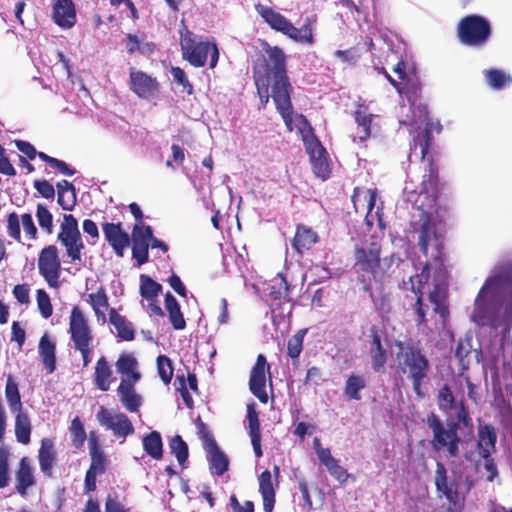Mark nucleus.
I'll use <instances>...</instances> for the list:
<instances>
[{
	"label": "nucleus",
	"mask_w": 512,
	"mask_h": 512,
	"mask_svg": "<svg viewBox=\"0 0 512 512\" xmlns=\"http://www.w3.org/2000/svg\"><path fill=\"white\" fill-rule=\"evenodd\" d=\"M353 117L355 122L357 123V131L356 136L354 137V142H365L371 136V124L373 121L374 115L367 112V108L363 105H359L357 109L353 112Z\"/></svg>",
	"instance_id": "72a5a7b5"
},
{
	"label": "nucleus",
	"mask_w": 512,
	"mask_h": 512,
	"mask_svg": "<svg viewBox=\"0 0 512 512\" xmlns=\"http://www.w3.org/2000/svg\"><path fill=\"white\" fill-rule=\"evenodd\" d=\"M246 418L248 421V434L251 439V444L253 447V451L257 458L262 457V447H261V430H260V421L258 412L255 409V405L249 404L247 406V414Z\"/></svg>",
	"instance_id": "7c9ffc66"
},
{
	"label": "nucleus",
	"mask_w": 512,
	"mask_h": 512,
	"mask_svg": "<svg viewBox=\"0 0 512 512\" xmlns=\"http://www.w3.org/2000/svg\"><path fill=\"white\" fill-rule=\"evenodd\" d=\"M5 397L11 412L23 409L19 386L12 375H8L6 379Z\"/></svg>",
	"instance_id": "de8ad7c7"
},
{
	"label": "nucleus",
	"mask_w": 512,
	"mask_h": 512,
	"mask_svg": "<svg viewBox=\"0 0 512 512\" xmlns=\"http://www.w3.org/2000/svg\"><path fill=\"white\" fill-rule=\"evenodd\" d=\"M115 365L118 373L123 375L121 380L133 382L140 380L141 373L137 370L138 362L132 354L122 353Z\"/></svg>",
	"instance_id": "c9c22d12"
},
{
	"label": "nucleus",
	"mask_w": 512,
	"mask_h": 512,
	"mask_svg": "<svg viewBox=\"0 0 512 512\" xmlns=\"http://www.w3.org/2000/svg\"><path fill=\"white\" fill-rule=\"evenodd\" d=\"M195 423L197 427V435L203 443L204 450L217 444L211 431L208 429L207 425L202 421L200 416L197 417Z\"/></svg>",
	"instance_id": "680f3d73"
},
{
	"label": "nucleus",
	"mask_w": 512,
	"mask_h": 512,
	"mask_svg": "<svg viewBox=\"0 0 512 512\" xmlns=\"http://www.w3.org/2000/svg\"><path fill=\"white\" fill-rule=\"evenodd\" d=\"M109 321L115 327L117 336L123 341H132L135 338V330L131 322L120 315L114 308L109 311Z\"/></svg>",
	"instance_id": "79ce46f5"
},
{
	"label": "nucleus",
	"mask_w": 512,
	"mask_h": 512,
	"mask_svg": "<svg viewBox=\"0 0 512 512\" xmlns=\"http://www.w3.org/2000/svg\"><path fill=\"white\" fill-rule=\"evenodd\" d=\"M508 287L512 292V264L506 263L496 267L494 275L488 277L481 287L478 298H485L492 289Z\"/></svg>",
	"instance_id": "393cba45"
},
{
	"label": "nucleus",
	"mask_w": 512,
	"mask_h": 512,
	"mask_svg": "<svg viewBox=\"0 0 512 512\" xmlns=\"http://www.w3.org/2000/svg\"><path fill=\"white\" fill-rule=\"evenodd\" d=\"M71 443L76 449H81L84 446L87 434L80 417L76 416L69 427Z\"/></svg>",
	"instance_id": "603ef678"
},
{
	"label": "nucleus",
	"mask_w": 512,
	"mask_h": 512,
	"mask_svg": "<svg viewBox=\"0 0 512 512\" xmlns=\"http://www.w3.org/2000/svg\"><path fill=\"white\" fill-rule=\"evenodd\" d=\"M394 89L404 95L411 104H415L421 98L422 83L417 72L413 68L404 80L398 81V86Z\"/></svg>",
	"instance_id": "cd10ccee"
},
{
	"label": "nucleus",
	"mask_w": 512,
	"mask_h": 512,
	"mask_svg": "<svg viewBox=\"0 0 512 512\" xmlns=\"http://www.w3.org/2000/svg\"><path fill=\"white\" fill-rule=\"evenodd\" d=\"M15 489L21 496H26L30 487L35 485V478L30 461L27 457L20 459L18 468L15 472Z\"/></svg>",
	"instance_id": "c756f323"
},
{
	"label": "nucleus",
	"mask_w": 512,
	"mask_h": 512,
	"mask_svg": "<svg viewBox=\"0 0 512 512\" xmlns=\"http://www.w3.org/2000/svg\"><path fill=\"white\" fill-rule=\"evenodd\" d=\"M365 387L366 380L363 375L351 374L345 382L344 395L349 400L359 401L362 398L360 392Z\"/></svg>",
	"instance_id": "a18cd8bd"
},
{
	"label": "nucleus",
	"mask_w": 512,
	"mask_h": 512,
	"mask_svg": "<svg viewBox=\"0 0 512 512\" xmlns=\"http://www.w3.org/2000/svg\"><path fill=\"white\" fill-rule=\"evenodd\" d=\"M414 231L418 234V245L424 256L432 258L435 263V273L440 279H446L448 271L445 267L444 235L438 232L431 214L422 210Z\"/></svg>",
	"instance_id": "7ed1b4c3"
},
{
	"label": "nucleus",
	"mask_w": 512,
	"mask_h": 512,
	"mask_svg": "<svg viewBox=\"0 0 512 512\" xmlns=\"http://www.w3.org/2000/svg\"><path fill=\"white\" fill-rule=\"evenodd\" d=\"M36 301L41 316L44 319L51 317L53 307L48 293L43 289H38L36 292Z\"/></svg>",
	"instance_id": "052dcab7"
},
{
	"label": "nucleus",
	"mask_w": 512,
	"mask_h": 512,
	"mask_svg": "<svg viewBox=\"0 0 512 512\" xmlns=\"http://www.w3.org/2000/svg\"><path fill=\"white\" fill-rule=\"evenodd\" d=\"M149 247V242L137 238L135 233H132V258L138 267L149 261Z\"/></svg>",
	"instance_id": "8fccbe9b"
},
{
	"label": "nucleus",
	"mask_w": 512,
	"mask_h": 512,
	"mask_svg": "<svg viewBox=\"0 0 512 512\" xmlns=\"http://www.w3.org/2000/svg\"><path fill=\"white\" fill-rule=\"evenodd\" d=\"M140 295L147 301L156 300L162 292V285L146 274L140 275Z\"/></svg>",
	"instance_id": "09e8293b"
},
{
	"label": "nucleus",
	"mask_w": 512,
	"mask_h": 512,
	"mask_svg": "<svg viewBox=\"0 0 512 512\" xmlns=\"http://www.w3.org/2000/svg\"><path fill=\"white\" fill-rule=\"evenodd\" d=\"M210 469L217 476H222L229 468V460L226 454L215 444L205 449Z\"/></svg>",
	"instance_id": "ea45409f"
},
{
	"label": "nucleus",
	"mask_w": 512,
	"mask_h": 512,
	"mask_svg": "<svg viewBox=\"0 0 512 512\" xmlns=\"http://www.w3.org/2000/svg\"><path fill=\"white\" fill-rule=\"evenodd\" d=\"M53 20L61 28H72L76 23V9L72 0H56Z\"/></svg>",
	"instance_id": "bb28decb"
},
{
	"label": "nucleus",
	"mask_w": 512,
	"mask_h": 512,
	"mask_svg": "<svg viewBox=\"0 0 512 512\" xmlns=\"http://www.w3.org/2000/svg\"><path fill=\"white\" fill-rule=\"evenodd\" d=\"M254 7L258 15L272 30L280 32L298 43L308 45L315 43L314 25L317 21L316 15L306 17L302 26L297 28L289 19L275 11L272 7L263 5L260 2L256 3Z\"/></svg>",
	"instance_id": "39448f33"
},
{
	"label": "nucleus",
	"mask_w": 512,
	"mask_h": 512,
	"mask_svg": "<svg viewBox=\"0 0 512 512\" xmlns=\"http://www.w3.org/2000/svg\"><path fill=\"white\" fill-rule=\"evenodd\" d=\"M266 374L270 376V365L265 355L259 354L250 373L249 388L251 393L263 404L268 402Z\"/></svg>",
	"instance_id": "dca6fc26"
},
{
	"label": "nucleus",
	"mask_w": 512,
	"mask_h": 512,
	"mask_svg": "<svg viewBox=\"0 0 512 512\" xmlns=\"http://www.w3.org/2000/svg\"><path fill=\"white\" fill-rule=\"evenodd\" d=\"M38 271L50 288L60 287L61 260L55 245H48L40 251Z\"/></svg>",
	"instance_id": "4468645a"
},
{
	"label": "nucleus",
	"mask_w": 512,
	"mask_h": 512,
	"mask_svg": "<svg viewBox=\"0 0 512 512\" xmlns=\"http://www.w3.org/2000/svg\"><path fill=\"white\" fill-rule=\"evenodd\" d=\"M15 414V437L16 440L23 444L28 445L31 440L32 425L29 414L25 410H18L13 412Z\"/></svg>",
	"instance_id": "4c0bfd02"
},
{
	"label": "nucleus",
	"mask_w": 512,
	"mask_h": 512,
	"mask_svg": "<svg viewBox=\"0 0 512 512\" xmlns=\"http://www.w3.org/2000/svg\"><path fill=\"white\" fill-rule=\"evenodd\" d=\"M456 33L461 44L481 48L492 36V25L484 16L470 14L460 19Z\"/></svg>",
	"instance_id": "1a4fd4ad"
},
{
	"label": "nucleus",
	"mask_w": 512,
	"mask_h": 512,
	"mask_svg": "<svg viewBox=\"0 0 512 512\" xmlns=\"http://www.w3.org/2000/svg\"><path fill=\"white\" fill-rule=\"evenodd\" d=\"M115 380L113 376V371L111 366L109 365L105 356H101L95 365L94 371V384L95 386L103 392H106L110 389L112 382Z\"/></svg>",
	"instance_id": "e433bc0d"
},
{
	"label": "nucleus",
	"mask_w": 512,
	"mask_h": 512,
	"mask_svg": "<svg viewBox=\"0 0 512 512\" xmlns=\"http://www.w3.org/2000/svg\"><path fill=\"white\" fill-rule=\"evenodd\" d=\"M171 73L174 81L181 85L188 95L193 94V85L188 80V77L182 68L172 67Z\"/></svg>",
	"instance_id": "69168bd1"
},
{
	"label": "nucleus",
	"mask_w": 512,
	"mask_h": 512,
	"mask_svg": "<svg viewBox=\"0 0 512 512\" xmlns=\"http://www.w3.org/2000/svg\"><path fill=\"white\" fill-rule=\"evenodd\" d=\"M56 187L58 204L63 210H73L77 202L74 185L67 180H61L57 183Z\"/></svg>",
	"instance_id": "a19ab883"
},
{
	"label": "nucleus",
	"mask_w": 512,
	"mask_h": 512,
	"mask_svg": "<svg viewBox=\"0 0 512 512\" xmlns=\"http://www.w3.org/2000/svg\"><path fill=\"white\" fill-rule=\"evenodd\" d=\"M36 218L40 228L48 235H51L54 230L53 215L49 209L42 203L37 204Z\"/></svg>",
	"instance_id": "5fc2aeb1"
},
{
	"label": "nucleus",
	"mask_w": 512,
	"mask_h": 512,
	"mask_svg": "<svg viewBox=\"0 0 512 512\" xmlns=\"http://www.w3.org/2000/svg\"><path fill=\"white\" fill-rule=\"evenodd\" d=\"M313 444L319 461L326 467L329 474L341 485L346 484L351 475L339 464V461L332 456L330 449L323 448L317 438L314 439Z\"/></svg>",
	"instance_id": "412c9836"
},
{
	"label": "nucleus",
	"mask_w": 512,
	"mask_h": 512,
	"mask_svg": "<svg viewBox=\"0 0 512 512\" xmlns=\"http://www.w3.org/2000/svg\"><path fill=\"white\" fill-rule=\"evenodd\" d=\"M9 452L6 448H0V489L5 488L9 483Z\"/></svg>",
	"instance_id": "e2e57ef3"
},
{
	"label": "nucleus",
	"mask_w": 512,
	"mask_h": 512,
	"mask_svg": "<svg viewBox=\"0 0 512 512\" xmlns=\"http://www.w3.org/2000/svg\"><path fill=\"white\" fill-rule=\"evenodd\" d=\"M169 446L179 464H184L188 459L189 451L188 445L183 438L180 435H175L170 439Z\"/></svg>",
	"instance_id": "6e6d98bb"
},
{
	"label": "nucleus",
	"mask_w": 512,
	"mask_h": 512,
	"mask_svg": "<svg viewBox=\"0 0 512 512\" xmlns=\"http://www.w3.org/2000/svg\"><path fill=\"white\" fill-rule=\"evenodd\" d=\"M7 233L15 241L21 242L19 217L15 212L7 216Z\"/></svg>",
	"instance_id": "0e129e2a"
},
{
	"label": "nucleus",
	"mask_w": 512,
	"mask_h": 512,
	"mask_svg": "<svg viewBox=\"0 0 512 512\" xmlns=\"http://www.w3.org/2000/svg\"><path fill=\"white\" fill-rule=\"evenodd\" d=\"M297 118L300 121L301 126L299 127V131L302 133L305 150L309 155L312 171L317 178L325 181L330 178L332 172L328 153L315 135L308 119L303 114H299Z\"/></svg>",
	"instance_id": "0eeeda50"
},
{
	"label": "nucleus",
	"mask_w": 512,
	"mask_h": 512,
	"mask_svg": "<svg viewBox=\"0 0 512 512\" xmlns=\"http://www.w3.org/2000/svg\"><path fill=\"white\" fill-rule=\"evenodd\" d=\"M102 230L106 241L118 257H123L125 249L130 245V237L122 229V223H103Z\"/></svg>",
	"instance_id": "5701e85b"
},
{
	"label": "nucleus",
	"mask_w": 512,
	"mask_h": 512,
	"mask_svg": "<svg viewBox=\"0 0 512 512\" xmlns=\"http://www.w3.org/2000/svg\"><path fill=\"white\" fill-rule=\"evenodd\" d=\"M229 505L232 512H254L255 505L251 500H246L244 503H240L237 496L232 494L229 498Z\"/></svg>",
	"instance_id": "774afa93"
},
{
	"label": "nucleus",
	"mask_w": 512,
	"mask_h": 512,
	"mask_svg": "<svg viewBox=\"0 0 512 512\" xmlns=\"http://www.w3.org/2000/svg\"><path fill=\"white\" fill-rule=\"evenodd\" d=\"M431 269L435 271V263L432 258H429V260L424 264L421 273L409 277L411 291L416 295L414 308L417 315L416 322L418 325L426 323V312L423 307V288L430 278ZM434 278L436 283L434 284L433 290L429 293V301L434 305V312L439 314L442 321L445 322L450 314L447 279L438 278L435 272ZM446 278H448V276Z\"/></svg>",
	"instance_id": "f03ea898"
},
{
	"label": "nucleus",
	"mask_w": 512,
	"mask_h": 512,
	"mask_svg": "<svg viewBox=\"0 0 512 512\" xmlns=\"http://www.w3.org/2000/svg\"><path fill=\"white\" fill-rule=\"evenodd\" d=\"M397 362L399 370L407 375L412 383L414 393L418 398H423L422 384L428 378L430 362L423 350L412 343L398 341Z\"/></svg>",
	"instance_id": "20e7f679"
},
{
	"label": "nucleus",
	"mask_w": 512,
	"mask_h": 512,
	"mask_svg": "<svg viewBox=\"0 0 512 512\" xmlns=\"http://www.w3.org/2000/svg\"><path fill=\"white\" fill-rule=\"evenodd\" d=\"M122 502L119 501L116 493L108 494L105 500V512H129Z\"/></svg>",
	"instance_id": "338daca9"
},
{
	"label": "nucleus",
	"mask_w": 512,
	"mask_h": 512,
	"mask_svg": "<svg viewBox=\"0 0 512 512\" xmlns=\"http://www.w3.org/2000/svg\"><path fill=\"white\" fill-rule=\"evenodd\" d=\"M485 77L489 86L495 90H501L512 82L510 75L496 68L486 70Z\"/></svg>",
	"instance_id": "3c124183"
},
{
	"label": "nucleus",
	"mask_w": 512,
	"mask_h": 512,
	"mask_svg": "<svg viewBox=\"0 0 512 512\" xmlns=\"http://www.w3.org/2000/svg\"><path fill=\"white\" fill-rule=\"evenodd\" d=\"M306 333V329H300L288 339L287 354L292 359L293 362L295 360H298L303 350V341Z\"/></svg>",
	"instance_id": "864d4df0"
},
{
	"label": "nucleus",
	"mask_w": 512,
	"mask_h": 512,
	"mask_svg": "<svg viewBox=\"0 0 512 512\" xmlns=\"http://www.w3.org/2000/svg\"><path fill=\"white\" fill-rule=\"evenodd\" d=\"M180 34V47L183 59L188 61L193 67H203L210 53L209 67L211 69L216 67L219 60V50L215 43L210 44L207 41L196 42V36L186 27Z\"/></svg>",
	"instance_id": "6e6552de"
},
{
	"label": "nucleus",
	"mask_w": 512,
	"mask_h": 512,
	"mask_svg": "<svg viewBox=\"0 0 512 512\" xmlns=\"http://www.w3.org/2000/svg\"><path fill=\"white\" fill-rule=\"evenodd\" d=\"M136 383L137 382L121 380L117 388L120 401L125 409L129 412L138 411L142 404V398L139 394L136 393L134 388Z\"/></svg>",
	"instance_id": "473e14b6"
},
{
	"label": "nucleus",
	"mask_w": 512,
	"mask_h": 512,
	"mask_svg": "<svg viewBox=\"0 0 512 512\" xmlns=\"http://www.w3.org/2000/svg\"><path fill=\"white\" fill-rule=\"evenodd\" d=\"M376 197V189H368L367 192L363 194L359 187H355L351 196V200L356 212H359V203L361 200L366 203L367 213L365 215L364 221L368 228L371 229L374 226V218L376 217L379 227L383 229L385 224L382 219V213L379 211V209L375 212V214L372 213L376 204Z\"/></svg>",
	"instance_id": "6ab92c4d"
},
{
	"label": "nucleus",
	"mask_w": 512,
	"mask_h": 512,
	"mask_svg": "<svg viewBox=\"0 0 512 512\" xmlns=\"http://www.w3.org/2000/svg\"><path fill=\"white\" fill-rule=\"evenodd\" d=\"M165 309L172 327L175 330H184L186 328V321L177 299L170 292H167L165 295Z\"/></svg>",
	"instance_id": "37998d69"
},
{
	"label": "nucleus",
	"mask_w": 512,
	"mask_h": 512,
	"mask_svg": "<svg viewBox=\"0 0 512 512\" xmlns=\"http://www.w3.org/2000/svg\"><path fill=\"white\" fill-rule=\"evenodd\" d=\"M38 463L40 471L47 478L54 477V468L57 465L58 457L55 442L51 438H43L38 450Z\"/></svg>",
	"instance_id": "b1692460"
},
{
	"label": "nucleus",
	"mask_w": 512,
	"mask_h": 512,
	"mask_svg": "<svg viewBox=\"0 0 512 512\" xmlns=\"http://www.w3.org/2000/svg\"><path fill=\"white\" fill-rule=\"evenodd\" d=\"M144 451L153 459L160 460L163 457V442L158 431H151L143 438Z\"/></svg>",
	"instance_id": "c03bdc74"
},
{
	"label": "nucleus",
	"mask_w": 512,
	"mask_h": 512,
	"mask_svg": "<svg viewBox=\"0 0 512 512\" xmlns=\"http://www.w3.org/2000/svg\"><path fill=\"white\" fill-rule=\"evenodd\" d=\"M437 403L441 410L447 411L456 407L455 397L448 384L443 385L437 394Z\"/></svg>",
	"instance_id": "13d9d810"
},
{
	"label": "nucleus",
	"mask_w": 512,
	"mask_h": 512,
	"mask_svg": "<svg viewBox=\"0 0 512 512\" xmlns=\"http://www.w3.org/2000/svg\"><path fill=\"white\" fill-rule=\"evenodd\" d=\"M96 418L100 425L111 430L116 437L125 439L134 433V427L128 416L124 413L112 415L105 407H100Z\"/></svg>",
	"instance_id": "f3484780"
},
{
	"label": "nucleus",
	"mask_w": 512,
	"mask_h": 512,
	"mask_svg": "<svg viewBox=\"0 0 512 512\" xmlns=\"http://www.w3.org/2000/svg\"><path fill=\"white\" fill-rule=\"evenodd\" d=\"M259 493L263 501L264 512H272L276 502V491L272 480V473L266 469L258 477Z\"/></svg>",
	"instance_id": "2f4dec72"
},
{
	"label": "nucleus",
	"mask_w": 512,
	"mask_h": 512,
	"mask_svg": "<svg viewBox=\"0 0 512 512\" xmlns=\"http://www.w3.org/2000/svg\"><path fill=\"white\" fill-rule=\"evenodd\" d=\"M434 484L436 491L440 496L445 497L454 507L460 505V494L456 481H449L447 469L442 462L436 463L434 474Z\"/></svg>",
	"instance_id": "aec40b11"
},
{
	"label": "nucleus",
	"mask_w": 512,
	"mask_h": 512,
	"mask_svg": "<svg viewBox=\"0 0 512 512\" xmlns=\"http://www.w3.org/2000/svg\"><path fill=\"white\" fill-rule=\"evenodd\" d=\"M483 301L484 298H476L472 314L473 321L479 326L510 329L512 326V292L504 296L499 311L486 307Z\"/></svg>",
	"instance_id": "9b49d317"
},
{
	"label": "nucleus",
	"mask_w": 512,
	"mask_h": 512,
	"mask_svg": "<svg viewBox=\"0 0 512 512\" xmlns=\"http://www.w3.org/2000/svg\"><path fill=\"white\" fill-rule=\"evenodd\" d=\"M69 333L74 348L81 353L83 367H87L91 362L93 335L88 320L79 306H73L71 309Z\"/></svg>",
	"instance_id": "f8f14e48"
},
{
	"label": "nucleus",
	"mask_w": 512,
	"mask_h": 512,
	"mask_svg": "<svg viewBox=\"0 0 512 512\" xmlns=\"http://www.w3.org/2000/svg\"><path fill=\"white\" fill-rule=\"evenodd\" d=\"M319 241V236L312 228L297 224L295 235L291 241L292 248L300 255L312 248Z\"/></svg>",
	"instance_id": "c85d7f7f"
},
{
	"label": "nucleus",
	"mask_w": 512,
	"mask_h": 512,
	"mask_svg": "<svg viewBox=\"0 0 512 512\" xmlns=\"http://www.w3.org/2000/svg\"><path fill=\"white\" fill-rule=\"evenodd\" d=\"M433 143L431 124L427 123L425 128L413 138L411 151L420 152L421 160H428V170L422 177L420 194H426L435 201L441 193V184L439 180V167L433 157L429 155V150Z\"/></svg>",
	"instance_id": "423d86ee"
},
{
	"label": "nucleus",
	"mask_w": 512,
	"mask_h": 512,
	"mask_svg": "<svg viewBox=\"0 0 512 512\" xmlns=\"http://www.w3.org/2000/svg\"><path fill=\"white\" fill-rule=\"evenodd\" d=\"M497 434L491 424L480 426L478 429L477 446L482 457L491 456L496 450Z\"/></svg>",
	"instance_id": "f704fd0d"
},
{
	"label": "nucleus",
	"mask_w": 512,
	"mask_h": 512,
	"mask_svg": "<svg viewBox=\"0 0 512 512\" xmlns=\"http://www.w3.org/2000/svg\"><path fill=\"white\" fill-rule=\"evenodd\" d=\"M427 425L433 433L431 445L434 450L444 452L448 457H457L459 454L460 437L457 434L458 422L447 421L444 426L441 419L435 414L427 418Z\"/></svg>",
	"instance_id": "9d476101"
},
{
	"label": "nucleus",
	"mask_w": 512,
	"mask_h": 512,
	"mask_svg": "<svg viewBox=\"0 0 512 512\" xmlns=\"http://www.w3.org/2000/svg\"><path fill=\"white\" fill-rule=\"evenodd\" d=\"M129 87L131 91L142 99H151L157 96L160 84L156 78L143 71L130 69Z\"/></svg>",
	"instance_id": "a211bd4d"
},
{
	"label": "nucleus",
	"mask_w": 512,
	"mask_h": 512,
	"mask_svg": "<svg viewBox=\"0 0 512 512\" xmlns=\"http://www.w3.org/2000/svg\"><path fill=\"white\" fill-rule=\"evenodd\" d=\"M266 58L261 70L254 68V76H265L272 81V99L289 132L293 130V87L286 70V55L282 48L263 42Z\"/></svg>",
	"instance_id": "f257e3e1"
},
{
	"label": "nucleus",
	"mask_w": 512,
	"mask_h": 512,
	"mask_svg": "<svg viewBox=\"0 0 512 512\" xmlns=\"http://www.w3.org/2000/svg\"><path fill=\"white\" fill-rule=\"evenodd\" d=\"M257 92L260 97V103L264 108L272 97V81L265 76H254Z\"/></svg>",
	"instance_id": "4d7b16f0"
},
{
	"label": "nucleus",
	"mask_w": 512,
	"mask_h": 512,
	"mask_svg": "<svg viewBox=\"0 0 512 512\" xmlns=\"http://www.w3.org/2000/svg\"><path fill=\"white\" fill-rule=\"evenodd\" d=\"M371 368L374 372L384 369L388 360V351L382 344V332L376 325L369 328Z\"/></svg>",
	"instance_id": "4be33fe9"
},
{
	"label": "nucleus",
	"mask_w": 512,
	"mask_h": 512,
	"mask_svg": "<svg viewBox=\"0 0 512 512\" xmlns=\"http://www.w3.org/2000/svg\"><path fill=\"white\" fill-rule=\"evenodd\" d=\"M39 355L46 372L52 374L56 369V345L47 334L40 338Z\"/></svg>",
	"instance_id": "58836bf2"
},
{
	"label": "nucleus",
	"mask_w": 512,
	"mask_h": 512,
	"mask_svg": "<svg viewBox=\"0 0 512 512\" xmlns=\"http://www.w3.org/2000/svg\"><path fill=\"white\" fill-rule=\"evenodd\" d=\"M57 240L65 247L66 255L72 262L81 261L84 243L78 221L72 214H64Z\"/></svg>",
	"instance_id": "ddd939ff"
},
{
	"label": "nucleus",
	"mask_w": 512,
	"mask_h": 512,
	"mask_svg": "<svg viewBox=\"0 0 512 512\" xmlns=\"http://www.w3.org/2000/svg\"><path fill=\"white\" fill-rule=\"evenodd\" d=\"M354 257L355 266L375 278L381 265L380 242L371 241L366 247H356Z\"/></svg>",
	"instance_id": "2eb2a0df"
},
{
	"label": "nucleus",
	"mask_w": 512,
	"mask_h": 512,
	"mask_svg": "<svg viewBox=\"0 0 512 512\" xmlns=\"http://www.w3.org/2000/svg\"><path fill=\"white\" fill-rule=\"evenodd\" d=\"M88 449L91 463L88 470L104 474L108 468L109 460L101 447L100 438L96 431H90L88 435Z\"/></svg>",
	"instance_id": "a878e982"
},
{
	"label": "nucleus",
	"mask_w": 512,
	"mask_h": 512,
	"mask_svg": "<svg viewBox=\"0 0 512 512\" xmlns=\"http://www.w3.org/2000/svg\"><path fill=\"white\" fill-rule=\"evenodd\" d=\"M157 370L160 378L165 384H169L173 377L172 361L166 355L157 357Z\"/></svg>",
	"instance_id": "bf43d9fd"
},
{
	"label": "nucleus",
	"mask_w": 512,
	"mask_h": 512,
	"mask_svg": "<svg viewBox=\"0 0 512 512\" xmlns=\"http://www.w3.org/2000/svg\"><path fill=\"white\" fill-rule=\"evenodd\" d=\"M87 302L94 310L96 317L104 320L105 310L109 307L108 296L105 289L100 286L95 293H90Z\"/></svg>",
	"instance_id": "49530a36"
}]
</instances>
